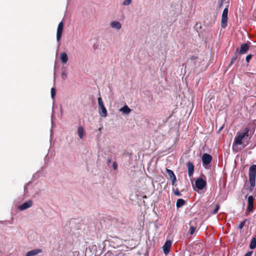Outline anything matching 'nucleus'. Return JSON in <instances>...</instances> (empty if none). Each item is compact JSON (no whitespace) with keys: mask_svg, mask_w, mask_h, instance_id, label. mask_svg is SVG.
<instances>
[{"mask_svg":"<svg viewBox=\"0 0 256 256\" xmlns=\"http://www.w3.org/2000/svg\"><path fill=\"white\" fill-rule=\"evenodd\" d=\"M228 7L226 8L222 12L221 20V27L223 28L227 26L228 14Z\"/></svg>","mask_w":256,"mask_h":256,"instance_id":"obj_4","label":"nucleus"},{"mask_svg":"<svg viewBox=\"0 0 256 256\" xmlns=\"http://www.w3.org/2000/svg\"><path fill=\"white\" fill-rule=\"evenodd\" d=\"M250 128L248 127L245 128L242 132H238L236 136L234 138L232 144V148H235L239 145L243 144V148L246 147L248 144V141H246V144H244L245 140H247L249 136Z\"/></svg>","mask_w":256,"mask_h":256,"instance_id":"obj_1","label":"nucleus"},{"mask_svg":"<svg viewBox=\"0 0 256 256\" xmlns=\"http://www.w3.org/2000/svg\"><path fill=\"white\" fill-rule=\"evenodd\" d=\"M64 26V24L62 21L60 22L58 25L56 32V40L58 42H59L61 39Z\"/></svg>","mask_w":256,"mask_h":256,"instance_id":"obj_6","label":"nucleus"},{"mask_svg":"<svg viewBox=\"0 0 256 256\" xmlns=\"http://www.w3.org/2000/svg\"><path fill=\"white\" fill-rule=\"evenodd\" d=\"M78 132L80 138H82L84 133V130L82 126H79L78 129Z\"/></svg>","mask_w":256,"mask_h":256,"instance_id":"obj_18","label":"nucleus"},{"mask_svg":"<svg viewBox=\"0 0 256 256\" xmlns=\"http://www.w3.org/2000/svg\"><path fill=\"white\" fill-rule=\"evenodd\" d=\"M197 58H198V57H197V56H191V58H190V60H196V59H197Z\"/></svg>","mask_w":256,"mask_h":256,"instance_id":"obj_33","label":"nucleus"},{"mask_svg":"<svg viewBox=\"0 0 256 256\" xmlns=\"http://www.w3.org/2000/svg\"><path fill=\"white\" fill-rule=\"evenodd\" d=\"M186 166L188 169V175L189 177H191L194 174V165L191 162H188L186 164Z\"/></svg>","mask_w":256,"mask_h":256,"instance_id":"obj_10","label":"nucleus"},{"mask_svg":"<svg viewBox=\"0 0 256 256\" xmlns=\"http://www.w3.org/2000/svg\"><path fill=\"white\" fill-rule=\"evenodd\" d=\"M98 112L102 117H106L107 116V110L105 108L104 102L101 97L98 98Z\"/></svg>","mask_w":256,"mask_h":256,"instance_id":"obj_3","label":"nucleus"},{"mask_svg":"<svg viewBox=\"0 0 256 256\" xmlns=\"http://www.w3.org/2000/svg\"><path fill=\"white\" fill-rule=\"evenodd\" d=\"M60 59L62 63L66 64L68 60V56L66 52H62L60 54Z\"/></svg>","mask_w":256,"mask_h":256,"instance_id":"obj_14","label":"nucleus"},{"mask_svg":"<svg viewBox=\"0 0 256 256\" xmlns=\"http://www.w3.org/2000/svg\"><path fill=\"white\" fill-rule=\"evenodd\" d=\"M171 180H172V186H174L175 184V183L176 182V176H174V178H170Z\"/></svg>","mask_w":256,"mask_h":256,"instance_id":"obj_30","label":"nucleus"},{"mask_svg":"<svg viewBox=\"0 0 256 256\" xmlns=\"http://www.w3.org/2000/svg\"><path fill=\"white\" fill-rule=\"evenodd\" d=\"M246 220H247L246 219L244 220L242 222H240V225L238 226V228H239L240 230L244 228V226H245L246 222Z\"/></svg>","mask_w":256,"mask_h":256,"instance_id":"obj_24","label":"nucleus"},{"mask_svg":"<svg viewBox=\"0 0 256 256\" xmlns=\"http://www.w3.org/2000/svg\"><path fill=\"white\" fill-rule=\"evenodd\" d=\"M253 206H254V204H248L247 210L249 212H253Z\"/></svg>","mask_w":256,"mask_h":256,"instance_id":"obj_27","label":"nucleus"},{"mask_svg":"<svg viewBox=\"0 0 256 256\" xmlns=\"http://www.w3.org/2000/svg\"><path fill=\"white\" fill-rule=\"evenodd\" d=\"M172 191L173 192H174V194L176 196H182V194L181 193L179 192L178 190V188H172Z\"/></svg>","mask_w":256,"mask_h":256,"instance_id":"obj_21","label":"nucleus"},{"mask_svg":"<svg viewBox=\"0 0 256 256\" xmlns=\"http://www.w3.org/2000/svg\"><path fill=\"white\" fill-rule=\"evenodd\" d=\"M196 228L194 226H190V234L192 235L194 234L196 230Z\"/></svg>","mask_w":256,"mask_h":256,"instance_id":"obj_26","label":"nucleus"},{"mask_svg":"<svg viewBox=\"0 0 256 256\" xmlns=\"http://www.w3.org/2000/svg\"><path fill=\"white\" fill-rule=\"evenodd\" d=\"M219 208L220 206L218 204H216L215 208L212 211V214H216L218 212Z\"/></svg>","mask_w":256,"mask_h":256,"instance_id":"obj_28","label":"nucleus"},{"mask_svg":"<svg viewBox=\"0 0 256 256\" xmlns=\"http://www.w3.org/2000/svg\"><path fill=\"white\" fill-rule=\"evenodd\" d=\"M166 172L168 174L170 178H172L176 176L173 171L167 168H166Z\"/></svg>","mask_w":256,"mask_h":256,"instance_id":"obj_20","label":"nucleus"},{"mask_svg":"<svg viewBox=\"0 0 256 256\" xmlns=\"http://www.w3.org/2000/svg\"><path fill=\"white\" fill-rule=\"evenodd\" d=\"M184 204H185V201L182 198H180V199L178 200L176 202V206L177 208H180V207L182 206H184Z\"/></svg>","mask_w":256,"mask_h":256,"instance_id":"obj_17","label":"nucleus"},{"mask_svg":"<svg viewBox=\"0 0 256 256\" xmlns=\"http://www.w3.org/2000/svg\"><path fill=\"white\" fill-rule=\"evenodd\" d=\"M172 244V242L170 240H167L162 246L164 253L165 254H168L170 252Z\"/></svg>","mask_w":256,"mask_h":256,"instance_id":"obj_9","label":"nucleus"},{"mask_svg":"<svg viewBox=\"0 0 256 256\" xmlns=\"http://www.w3.org/2000/svg\"><path fill=\"white\" fill-rule=\"evenodd\" d=\"M195 185L198 189L201 190L206 187V182L202 178H198L196 180Z\"/></svg>","mask_w":256,"mask_h":256,"instance_id":"obj_7","label":"nucleus"},{"mask_svg":"<svg viewBox=\"0 0 256 256\" xmlns=\"http://www.w3.org/2000/svg\"><path fill=\"white\" fill-rule=\"evenodd\" d=\"M51 96L52 99H54V98L56 96V91L54 88H52L51 89Z\"/></svg>","mask_w":256,"mask_h":256,"instance_id":"obj_25","label":"nucleus"},{"mask_svg":"<svg viewBox=\"0 0 256 256\" xmlns=\"http://www.w3.org/2000/svg\"><path fill=\"white\" fill-rule=\"evenodd\" d=\"M112 167L114 170H116L118 168V164L116 162H114L112 163Z\"/></svg>","mask_w":256,"mask_h":256,"instance_id":"obj_31","label":"nucleus"},{"mask_svg":"<svg viewBox=\"0 0 256 256\" xmlns=\"http://www.w3.org/2000/svg\"><path fill=\"white\" fill-rule=\"evenodd\" d=\"M132 0H124L122 2V4L124 6H129L131 4Z\"/></svg>","mask_w":256,"mask_h":256,"instance_id":"obj_22","label":"nucleus"},{"mask_svg":"<svg viewBox=\"0 0 256 256\" xmlns=\"http://www.w3.org/2000/svg\"><path fill=\"white\" fill-rule=\"evenodd\" d=\"M252 54H248L246 58V60L247 63H248L251 60L252 58Z\"/></svg>","mask_w":256,"mask_h":256,"instance_id":"obj_29","label":"nucleus"},{"mask_svg":"<svg viewBox=\"0 0 256 256\" xmlns=\"http://www.w3.org/2000/svg\"><path fill=\"white\" fill-rule=\"evenodd\" d=\"M32 206V201L31 200H29L25 202H24L23 204L20 205L19 206V209L21 210H24L26 209H27L30 207H31Z\"/></svg>","mask_w":256,"mask_h":256,"instance_id":"obj_11","label":"nucleus"},{"mask_svg":"<svg viewBox=\"0 0 256 256\" xmlns=\"http://www.w3.org/2000/svg\"><path fill=\"white\" fill-rule=\"evenodd\" d=\"M202 162L204 165L209 164L212 160V156L208 154H204L202 158Z\"/></svg>","mask_w":256,"mask_h":256,"instance_id":"obj_8","label":"nucleus"},{"mask_svg":"<svg viewBox=\"0 0 256 256\" xmlns=\"http://www.w3.org/2000/svg\"><path fill=\"white\" fill-rule=\"evenodd\" d=\"M62 76H66V73H65L64 72L62 73Z\"/></svg>","mask_w":256,"mask_h":256,"instance_id":"obj_35","label":"nucleus"},{"mask_svg":"<svg viewBox=\"0 0 256 256\" xmlns=\"http://www.w3.org/2000/svg\"><path fill=\"white\" fill-rule=\"evenodd\" d=\"M111 162H112V160H111V159H110V158H108V159L107 160V163H108V164H110V163H111Z\"/></svg>","mask_w":256,"mask_h":256,"instance_id":"obj_34","label":"nucleus"},{"mask_svg":"<svg viewBox=\"0 0 256 256\" xmlns=\"http://www.w3.org/2000/svg\"><path fill=\"white\" fill-rule=\"evenodd\" d=\"M238 54H239L236 52L234 56L232 57L231 59L230 62L228 65V67L230 66L232 64H233L234 62L238 58Z\"/></svg>","mask_w":256,"mask_h":256,"instance_id":"obj_16","label":"nucleus"},{"mask_svg":"<svg viewBox=\"0 0 256 256\" xmlns=\"http://www.w3.org/2000/svg\"><path fill=\"white\" fill-rule=\"evenodd\" d=\"M42 250L40 248L34 249L26 252V256H34L39 253L42 252Z\"/></svg>","mask_w":256,"mask_h":256,"instance_id":"obj_12","label":"nucleus"},{"mask_svg":"<svg viewBox=\"0 0 256 256\" xmlns=\"http://www.w3.org/2000/svg\"><path fill=\"white\" fill-rule=\"evenodd\" d=\"M250 248V249H254L256 248V239L254 237L252 238L251 240Z\"/></svg>","mask_w":256,"mask_h":256,"instance_id":"obj_19","label":"nucleus"},{"mask_svg":"<svg viewBox=\"0 0 256 256\" xmlns=\"http://www.w3.org/2000/svg\"><path fill=\"white\" fill-rule=\"evenodd\" d=\"M252 251H250V252H248L244 256H252Z\"/></svg>","mask_w":256,"mask_h":256,"instance_id":"obj_32","label":"nucleus"},{"mask_svg":"<svg viewBox=\"0 0 256 256\" xmlns=\"http://www.w3.org/2000/svg\"><path fill=\"white\" fill-rule=\"evenodd\" d=\"M112 28H116V30H120L122 28V24L120 22L116 21L112 22L110 24Z\"/></svg>","mask_w":256,"mask_h":256,"instance_id":"obj_13","label":"nucleus"},{"mask_svg":"<svg viewBox=\"0 0 256 256\" xmlns=\"http://www.w3.org/2000/svg\"><path fill=\"white\" fill-rule=\"evenodd\" d=\"M254 198L252 196H248V204H254Z\"/></svg>","mask_w":256,"mask_h":256,"instance_id":"obj_23","label":"nucleus"},{"mask_svg":"<svg viewBox=\"0 0 256 256\" xmlns=\"http://www.w3.org/2000/svg\"><path fill=\"white\" fill-rule=\"evenodd\" d=\"M120 111L123 112L124 114H128L131 112V109L128 108L126 105H125L120 109Z\"/></svg>","mask_w":256,"mask_h":256,"instance_id":"obj_15","label":"nucleus"},{"mask_svg":"<svg viewBox=\"0 0 256 256\" xmlns=\"http://www.w3.org/2000/svg\"><path fill=\"white\" fill-rule=\"evenodd\" d=\"M256 164L252 165L249 169L248 177L250 187L249 188L250 192L253 190V188L256 185Z\"/></svg>","mask_w":256,"mask_h":256,"instance_id":"obj_2","label":"nucleus"},{"mask_svg":"<svg viewBox=\"0 0 256 256\" xmlns=\"http://www.w3.org/2000/svg\"><path fill=\"white\" fill-rule=\"evenodd\" d=\"M250 44V42L242 44L240 45V48H236V52L239 54H246L248 52V50L250 48V45H249Z\"/></svg>","mask_w":256,"mask_h":256,"instance_id":"obj_5","label":"nucleus"}]
</instances>
